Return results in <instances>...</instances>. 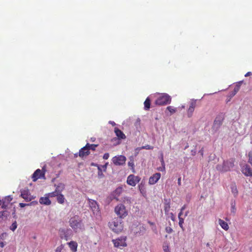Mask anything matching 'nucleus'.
<instances>
[{"instance_id": "f257e3e1", "label": "nucleus", "mask_w": 252, "mask_h": 252, "mask_svg": "<svg viewBox=\"0 0 252 252\" xmlns=\"http://www.w3.org/2000/svg\"><path fill=\"white\" fill-rule=\"evenodd\" d=\"M69 225L76 232L83 230L84 229V225L82 220L78 216H75L70 218L69 221Z\"/></svg>"}, {"instance_id": "f03ea898", "label": "nucleus", "mask_w": 252, "mask_h": 252, "mask_svg": "<svg viewBox=\"0 0 252 252\" xmlns=\"http://www.w3.org/2000/svg\"><path fill=\"white\" fill-rule=\"evenodd\" d=\"M108 226L114 232L119 233L123 229L124 226L121 220L114 218L108 223Z\"/></svg>"}, {"instance_id": "7ed1b4c3", "label": "nucleus", "mask_w": 252, "mask_h": 252, "mask_svg": "<svg viewBox=\"0 0 252 252\" xmlns=\"http://www.w3.org/2000/svg\"><path fill=\"white\" fill-rule=\"evenodd\" d=\"M171 102V96L167 94H163L157 98L155 101V104L158 105L162 106L170 104Z\"/></svg>"}, {"instance_id": "20e7f679", "label": "nucleus", "mask_w": 252, "mask_h": 252, "mask_svg": "<svg viewBox=\"0 0 252 252\" xmlns=\"http://www.w3.org/2000/svg\"><path fill=\"white\" fill-rule=\"evenodd\" d=\"M115 212L121 219L125 218L128 214L125 206L122 204H119L115 207Z\"/></svg>"}, {"instance_id": "39448f33", "label": "nucleus", "mask_w": 252, "mask_h": 252, "mask_svg": "<svg viewBox=\"0 0 252 252\" xmlns=\"http://www.w3.org/2000/svg\"><path fill=\"white\" fill-rule=\"evenodd\" d=\"M233 166L234 164L233 162L229 161H224L222 165H218L217 166V169L220 172H224L229 171Z\"/></svg>"}, {"instance_id": "423d86ee", "label": "nucleus", "mask_w": 252, "mask_h": 252, "mask_svg": "<svg viewBox=\"0 0 252 252\" xmlns=\"http://www.w3.org/2000/svg\"><path fill=\"white\" fill-rule=\"evenodd\" d=\"M40 169H36L32 175V178L33 182H36L39 179H45V170Z\"/></svg>"}, {"instance_id": "0eeeda50", "label": "nucleus", "mask_w": 252, "mask_h": 252, "mask_svg": "<svg viewBox=\"0 0 252 252\" xmlns=\"http://www.w3.org/2000/svg\"><path fill=\"white\" fill-rule=\"evenodd\" d=\"M59 234L61 239H64L65 241L69 240L72 235L71 230L68 229H60Z\"/></svg>"}, {"instance_id": "6e6552de", "label": "nucleus", "mask_w": 252, "mask_h": 252, "mask_svg": "<svg viewBox=\"0 0 252 252\" xmlns=\"http://www.w3.org/2000/svg\"><path fill=\"white\" fill-rule=\"evenodd\" d=\"M126 237L122 236L116 239H113L112 242L114 244V245L115 247H126Z\"/></svg>"}, {"instance_id": "1a4fd4ad", "label": "nucleus", "mask_w": 252, "mask_h": 252, "mask_svg": "<svg viewBox=\"0 0 252 252\" xmlns=\"http://www.w3.org/2000/svg\"><path fill=\"white\" fill-rule=\"evenodd\" d=\"M140 181V178L133 174L129 175L127 178L126 183L128 185L134 187Z\"/></svg>"}, {"instance_id": "9d476101", "label": "nucleus", "mask_w": 252, "mask_h": 252, "mask_svg": "<svg viewBox=\"0 0 252 252\" xmlns=\"http://www.w3.org/2000/svg\"><path fill=\"white\" fill-rule=\"evenodd\" d=\"M126 161V158L123 155L115 156L112 158L113 163L116 165H123L125 164Z\"/></svg>"}, {"instance_id": "9b49d317", "label": "nucleus", "mask_w": 252, "mask_h": 252, "mask_svg": "<svg viewBox=\"0 0 252 252\" xmlns=\"http://www.w3.org/2000/svg\"><path fill=\"white\" fill-rule=\"evenodd\" d=\"M161 174L159 173H156L149 178L148 183L150 185H154L159 180Z\"/></svg>"}, {"instance_id": "f8f14e48", "label": "nucleus", "mask_w": 252, "mask_h": 252, "mask_svg": "<svg viewBox=\"0 0 252 252\" xmlns=\"http://www.w3.org/2000/svg\"><path fill=\"white\" fill-rule=\"evenodd\" d=\"M89 205L91 209L93 212L94 214L97 213L99 212V208L98 205L97 203V202L95 200L89 199Z\"/></svg>"}, {"instance_id": "ddd939ff", "label": "nucleus", "mask_w": 252, "mask_h": 252, "mask_svg": "<svg viewBox=\"0 0 252 252\" xmlns=\"http://www.w3.org/2000/svg\"><path fill=\"white\" fill-rule=\"evenodd\" d=\"M242 172L246 176L252 177V170L248 164H245L242 167Z\"/></svg>"}, {"instance_id": "4468645a", "label": "nucleus", "mask_w": 252, "mask_h": 252, "mask_svg": "<svg viewBox=\"0 0 252 252\" xmlns=\"http://www.w3.org/2000/svg\"><path fill=\"white\" fill-rule=\"evenodd\" d=\"M90 154L89 149L85 145L79 150L78 155L80 158H83L88 156Z\"/></svg>"}, {"instance_id": "2eb2a0df", "label": "nucleus", "mask_w": 252, "mask_h": 252, "mask_svg": "<svg viewBox=\"0 0 252 252\" xmlns=\"http://www.w3.org/2000/svg\"><path fill=\"white\" fill-rule=\"evenodd\" d=\"M196 100H193L190 102L189 107L187 111L188 116L189 117H191L192 113L194 110V109L196 107Z\"/></svg>"}, {"instance_id": "dca6fc26", "label": "nucleus", "mask_w": 252, "mask_h": 252, "mask_svg": "<svg viewBox=\"0 0 252 252\" xmlns=\"http://www.w3.org/2000/svg\"><path fill=\"white\" fill-rule=\"evenodd\" d=\"M21 197L27 201H30L32 200L31 195L29 194L28 190H23L21 191Z\"/></svg>"}, {"instance_id": "f3484780", "label": "nucleus", "mask_w": 252, "mask_h": 252, "mask_svg": "<svg viewBox=\"0 0 252 252\" xmlns=\"http://www.w3.org/2000/svg\"><path fill=\"white\" fill-rule=\"evenodd\" d=\"M67 245L68 246L70 251L72 252H77L78 244L76 241H71L70 242L67 243Z\"/></svg>"}, {"instance_id": "a211bd4d", "label": "nucleus", "mask_w": 252, "mask_h": 252, "mask_svg": "<svg viewBox=\"0 0 252 252\" xmlns=\"http://www.w3.org/2000/svg\"><path fill=\"white\" fill-rule=\"evenodd\" d=\"M114 132L117 136L118 139L121 140V139H125L126 138V136L125 134L124 133V132L119 129L118 127H115L114 128Z\"/></svg>"}, {"instance_id": "6ab92c4d", "label": "nucleus", "mask_w": 252, "mask_h": 252, "mask_svg": "<svg viewBox=\"0 0 252 252\" xmlns=\"http://www.w3.org/2000/svg\"><path fill=\"white\" fill-rule=\"evenodd\" d=\"M12 197L10 195L7 196L5 197H4V198L2 199L1 207L2 208L5 209L6 207H7L8 204L12 201Z\"/></svg>"}, {"instance_id": "aec40b11", "label": "nucleus", "mask_w": 252, "mask_h": 252, "mask_svg": "<svg viewBox=\"0 0 252 252\" xmlns=\"http://www.w3.org/2000/svg\"><path fill=\"white\" fill-rule=\"evenodd\" d=\"M39 202L41 204L49 205L51 203V201L49 199V196L48 197H42L39 199Z\"/></svg>"}, {"instance_id": "412c9836", "label": "nucleus", "mask_w": 252, "mask_h": 252, "mask_svg": "<svg viewBox=\"0 0 252 252\" xmlns=\"http://www.w3.org/2000/svg\"><path fill=\"white\" fill-rule=\"evenodd\" d=\"M219 223L220 225L222 228L225 230H228L229 229V226L227 222L224 221L223 220L219 219L218 220Z\"/></svg>"}, {"instance_id": "4be33fe9", "label": "nucleus", "mask_w": 252, "mask_h": 252, "mask_svg": "<svg viewBox=\"0 0 252 252\" xmlns=\"http://www.w3.org/2000/svg\"><path fill=\"white\" fill-rule=\"evenodd\" d=\"M221 124H222L221 121L220 119H218V118H217L214 121L213 127H214V128H215L216 129H218L220 127V126L221 125Z\"/></svg>"}, {"instance_id": "5701e85b", "label": "nucleus", "mask_w": 252, "mask_h": 252, "mask_svg": "<svg viewBox=\"0 0 252 252\" xmlns=\"http://www.w3.org/2000/svg\"><path fill=\"white\" fill-rule=\"evenodd\" d=\"M230 188L232 193L234 196H237L238 193V191L236 184L235 183L231 184Z\"/></svg>"}, {"instance_id": "b1692460", "label": "nucleus", "mask_w": 252, "mask_h": 252, "mask_svg": "<svg viewBox=\"0 0 252 252\" xmlns=\"http://www.w3.org/2000/svg\"><path fill=\"white\" fill-rule=\"evenodd\" d=\"M144 109L148 110L150 108L151 100L149 97H147L144 101Z\"/></svg>"}, {"instance_id": "393cba45", "label": "nucleus", "mask_w": 252, "mask_h": 252, "mask_svg": "<svg viewBox=\"0 0 252 252\" xmlns=\"http://www.w3.org/2000/svg\"><path fill=\"white\" fill-rule=\"evenodd\" d=\"M65 198L63 194L59 193L57 196V201L60 204H63L64 202Z\"/></svg>"}, {"instance_id": "a878e982", "label": "nucleus", "mask_w": 252, "mask_h": 252, "mask_svg": "<svg viewBox=\"0 0 252 252\" xmlns=\"http://www.w3.org/2000/svg\"><path fill=\"white\" fill-rule=\"evenodd\" d=\"M241 83V82H239L238 84H237L235 86V87L234 89L233 92L232 93V94H231V96H233L234 95H235V94L239 91L240 88Z\"/></svg>"}, {"instance_id": "bb28decb", "label": "nucleus", "mask_w": 252, "mask_h": 252, "mask_svg": "<svg viewBox=\"0 0 252 252\" xmlns=\"http://www.w3.org/2000/svg\"><path fill=\"white\" fill-rule=\"evenodd\" d=\"M170 204L169 202H167L164 203V210L165 214H167L170 210Z\"/></svg>"}, {"instance_id": "cd10ccee", "label": "nucleus", "mask_w": 252, "mask_h": 252, "mask_svg": "<svg viewBox=\"0 0 252 252\" xmlns=\"http://www.w3.org/2000/svg\"><path fill=\"white\" fill-rule=\"evenodd\" d=\"M64 188V184L62 183H60L56 187V190L59 192V193H61V192L63 190Z\"/></svg>"}, {"instance_id": "c85d7f7f", "label": "nucleus", "mask_w": 252, "mask_h": 252, "mask_svg": "<svg viewBox=\"0 0 252 252\" xmlns=\"http://www.w3.org/2000/svg\"><path fill=\"white\" fill-rule=\"evenodd\" d=\"M86 146L88 149H89V151L90 150H92V151H95V148L97 147L98 145H95L94 144H90L89 143H87L86 145Z\"/></svg>"}, {"instance_id": "c756f323", "label": "nucleus", "mask_w": 252, "mask_h": 252, "mask_svg": "<svg viewBox=\"0 0 252 252\" xmlns=\"http://www.w3.org/2000/svg\"><path fill=\"white\" fill-rule=\"evenodd\" d=\"M123 188L122 187H118L117 188L114 192V193L115 195L119 196V195L122 192Z\"/></svg>"}, {"instance_id": "7c9ffc66", "label": "nucleus", "mask_w": 252, "mask_h": 252, "mask_svg": "<svg viewBox=\"0 0 252 252\" xmlns=\"http://www.w3.org/2000/svg\"><path fill=\"white\" fill-rule=\"evenodd\" d=\"M166 109L168 110L170 113V114H172L175 113L177 111V109L175 108H174L172 106H169L166 108Z\"/></svg>"}, {"instance_id": "2f4dec72", "label": "nucleus", "mask_w": 252, "mask_h": 252, "mask_svg": "<svg viewBox=\"0 0 252 252\" xmlns=\"http://www.w3.org/2000/svg\"><path fill=\"white\" fill-rule=\"evenodd\" d=\"M128 165L129 166V167H131V169L132 170V172L133 173L135 172V170H134V160L133 159H130V160L129 161H128Z\"/></svg>"}, {"instance_id": "473e14b6", "label": "nucleus", "mask_w": 252, "mask_h": 252, "mask_svg": "<svg viewBox=\"0 0 252 252\" xmlns=\"http://www.w3.org/2000/svg\"><path fill=\"white\" fill-rule=\"evenodd\" d=\"M179 225L180 227L181 228L182 230H184V228L183 227V223L184 222V218H180L179 219Z\"/></svg>"}, {"instance_id": "72a5a7b5", "label": "nucleus", "mask_w": 252, "mask_h": 252, "mask_svg": "<svg viewBox=\"0 0 252 252\" xmlns=\"http://www.w3.org/2000/svg\"><path fill=\"white\" fill-rule=\"evenodd\" d=\"M59 194V192L55 190V191H53L52 192L49 193L48 194V196H49V197H55V196L57 197V196Z\"/></svg>"}, {"instance_id": "f704fd0d", "label": "nucleus", "mask_w": 252, "mask_h": 252, "mask_svg": "<svg viewBox=\"0 0 252 252\" xmlns=\"http://www.w3.org/2000/svg\"><path fill=\"white\" fill-rule=\"evenodd\" d=\"M64 245L63 244H61L56 248L55 252H61L64 249Z\"/></svg>"}, {"instance_id": "c9c22d12", "label": "nucleus", "mask_w": 252, "mask_h": 252, "mask_svg": "<svg viewBox=\"0 0 252 252\" xmlns=\"http://www.w3.org/2000/svg\"><path fill=\"white\" fill-rule=\"evenodd\" d=\"M248 162L252 165V152H250L248 154Z\"/></svg>"}, {"instance_id": "e433bc0d", "label": "nucleus", "mask_w": 252, "mask_h": 252, "mask_svg": "<svg viewBox=\"0 0 252 252\" xmlns=\"http://www.w3.org/2000/svg\"><path fill=\"white\" fill-rule=\"evenodd\" d=\"M161 165L162 166V169H158V170L161 171H164L165 170V163L163 158L161 159Z\"/></svg>"}, {"instance_id": "4c0bfd02", "label": "nucleus", "mask_w": 252, "mask_h": 252, "mask_svg": "<svg viewBox=\"0 0 252 252\" xmlns=\"http://www.w3.org/2000/svg\"><path fill=\"white\" fill-rule=\"evenodd\" d=\"M17 223H16V222L15 221L14 222H13L12 225H11L10 226V229L11 230H12L13 231H14L16 228H17Z\"/></svg>"}, {"instance_id": "58836bf2", "label": "nucleus", "mask_w": 252, "mask_h": 252, "mask_svg": "<svg viewBox=\"0 0 252 252\" xmlns=\"http://www.w3.org/2000/svg\"><path fill=\"white\" fill-rule=\"evenodd\" d=\"M163 249L164 252H170L169 249V246L167 244L164 245L163 246Z\"/></svg>"}, {"instance_id": "ea45409f", "label": "nucleus", "mask_w": 252, "mask_h": 252, "mask_svg": "<svg viewBox=\"0 0 252 252\" xmlns=\"http://www.w3.org/2000/svg\"><path fill=\"white\" fill-rule=\"evenodd\" d=\"M153 148L154 147L153 146H150L149 145H147L142 147V149H144L146 150H153Z\"/></svg>"}, {"instance_id": "a19ab883", "label": "nucleus", "mask_w": 252, "mask_h": 252, "mask_svg": "<svg viewBox=\"0 0 252 252\" xmlns=\"http://www.w3.org/2000/svg\"><path fill=\"white\" fill-rule=\"evenodd\" d=\"M165 231L167 233L170 234L173 232V229L170 226H167L165 228Z\"/></svg>"}, {"instance_id": "79ce46f5", "label": "nucleus", "mask_w": 252, "mask_h": 252, "mask_svg": "<svg viewBox=\"0 0 252 252\" xmlns=\"http://www.w3.org/2000/svg\"><path fill=\"white\" fill-rule=\"evenodd\" d=\"M7 215V212L6 211H0V218H2L3 217H6Z\"/></svg>"}, {"instance_id": "37998d69", "label": "nucleus", "mask_w": 252, "mask_h": 252, "mask_svg": "<svg viewBox=\"0 0 252 252\" xmlns=\"http://www.w3.org/2000/svg\"><path fill=\"white\" fill-rule=\"evenodd\" d=\"M109 157V154L108 153H105L103 155V158L104 159H107Z\"/></svg>"}, {"instance_id": "c03bdc74", "label": "nucleus", "mask_w": 252, "mask_h": 252, "mask_svg": "<svg viewBox=\"0 0 252 252\" xmlns=\"http://www.w3.org/2000/svg\"><path fill=\"white\" fill-rule=\"evenodd\" d=\"M169 215H170V217H171V220H172L173 221H175V216H174V215L173 213H170Z\"/></svg>"}, {"instance_id": "a18cd8bd", "label": "nucleus", "mask_w": 252, "mask_h": 252, "mask_svg": "<svg viewBox=\"0 0 252 252\" xmlns=\"http://www.w3.org/2000/svg\"><path fill=\"white\" fill-rule=\"evenodd\" d=\"M140 231L145 232L146 230V228L144 226L140 227Z\"/></svg>"}, {"instance_id": "49530a36", "label": "nucleus", "mask_w": 252, "mask_h": 252, "mask_svg": "<svg viewBox=\"0 0 252 252\" xmlns=\"http://www.w3.org/2000/svg\"><path fill=\"white\" fill-rule=\"evenodd\" d=\"M183 211H180V213L178 214V219L182 218V216L183 215Z\"/></svg>"}, {"instance_id": "de8ad7c7", "label": "nucleus", "mask_w": 252, "mask_h": 252, "mask_svg": "<svg viewBox=\"0 0 252 252\" xmlns=\"http://www.w3.org/2000/svg\"><path fill=\"white\" fill-rule=\"evenodd\" d=\"M28 205V204H27L23 203H20L19 204V206H20L21 207H22V208L24 207L25 206H26V205Z\"/></svg>"}, {"instance_id": "09e8293b", "label": "nucleus", "mask_w": 252, "mask_h": 252, "mask_svg": "<svg viewBox=\"0 0 252 252\" xmlns=\"http://www.w3.org/2000/svg\"><path fill=\"white\" fill-rule=\"evenodd\" d=\"M178 184L179 186H181V178L180 177L178 179Z\"/></svg>"}, {"instance_id": "8fccbe9b", "label": "nucleus", "mask_w": 252, "mask_h": 252, "mask_svg": "<svg viewBox=\"0 0 252 252\" xmlns=\"http://www.w3.org/2000/svg\"><path fill=\"white\" fill-rule=\"evenodd\" d=\"M252 75V73L251 72H248L245 75V77H248L249 76H250Z\"/></svg>"}, {"instance_id": "3c124183", "label": "nucleus", "mask_w": 252, "mask_h": 252, "mask_svg": "<svg viewBox=\"0 0 252 252\" xmlns=\"http://www.w3.org/2000/svg\"><path fill=\"white\" fill-rule=\"evenodd\" d=\"M4 245H5L4 243L2 241H1L0 240V247L1 248H3V247H4Z\"/></svg>"}, {"instance_id": "603ef678", "label": "nucleus", "mask_w": 252, "mask_h": 252, "mask_svg": "<svg viewBox=\"0 0 252 252\" xmlns=\"http://www.w3.org/2000/svg\"><path fill=\"white\" fill-rule=\"evenodd\" d=\"M186 208V206L184 205L181 209L180 211H183Z\"/></svg>"}, {"instance_id": "864d4df0", "label": "nucleus", "mask_w": 252, "mask_h": 252, "mask_svg": "<svg viewBox=\"0 0 252 252\" xmlns=\"http://www.w3.org/2000/svg\"><path fill=\"white\" fill-rule=\"evenodd\" d=\"M199 153H200L201 155L202 156H203V149H202L201 150H200L199 151Z\"/></svg>"}, {"instance_id": "5fc2aeb1", "label": "nucleus", "mask_w": 252, "mask_h": 252, "mask_svg": "<svg viewBox=\"0 0 252 252\" xmlns=\"http://www.w3.org/2000/svg\"><path fill=\"white\" fill-rule=\"evenodd\" d=\"M148 223H149L150 225H154V224H155V223H154V222H151V221H148Z\"/></svg>"}, {"instance_id": "6e6d98bb", "label": "nucleus", "mask_w": 252, "mask_h": 252, "mask_svg": "<svg viewBox=\"0 0 252 252\" xmlns=\"http://www.w3.org/2000/svg\"><path fill=\"white\" fill-rule=\"evenodd\" d=\"M109 123L111 124L113 126H115L116 125V124L114 122L110 121Z\"/></svg>"}, {"instance_id": "4d7b16f0", "label": "nucleus", "mask_w": 252, "mask_h": 252, "mask_svg": "<svg viewBox=\"0 0 252 252\" xmlns=\"http://www.w3.org/2000/svg\"><path fill=\"white\" fill-rule=\"evenodd\" d=\"M139 234V235H142V234H141V232H137L136 234Z\"/></svg>"}, {"instance_id": "13d9d810", "label": "nucleus", "mask_w": 252, "mask_h": 252, "mask_svg": "<svg viewBox=\"0 0 252 252\" xmlns=\"http://www.w3.org/2000/svg\"><path fill=\"white\" fill-rule=\"evenodd\" d=\"M158 169H162V166L161 167H159V168H158Z\"/></svg>"}, {"instance_id": "bf43d9fd", "label": "nucleus", "mask_w": 252, "mask_h": 252, "mask_svg": "<svg viewBox=\"0 0 252 252\" xmlns=\"http://www.w3.org/2000/svg\"><path fill=\"white\" fill-rule=\"evenodd\" d=\"M77 154H75V157H77Z\"/></svg>"}, {"instance_id": "052dcab7", "label": "nucleus", "mask_w": 252, "mask_h": 252, "mask_svg": "<svg viewBox=\"0 0 252 252\" xmlns=\"http://www.w3.org/2000/svg\"><path fill=\"white\" fill-rule=\"evenodd\" d=\"M188 215L187 213H186L185 216H187Z\"/></svg>"}, {"instance_id": "680f3d73", "label": "nucleus", "mask_w": 252, "mask_h": 252, "mask_svg": "<svg viewBox=\"0 0 252 252\" xmlns=\"http://www.w3.org/2000/svg\"><path fill=\"white\" fill-rule=\"evenodd\" d=\"M140 190L142 192V189H140Z\"/></svg>"}]
</instances>
